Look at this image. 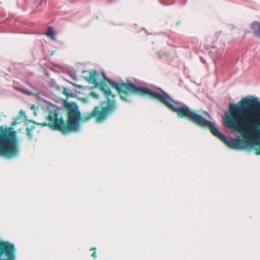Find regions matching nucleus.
I'll list each match as a JSON object with an SVG mask.
<instances>
[{
    "label": "nucleus",
    "instance_id": "obj_18",
    "mask_svg": "<svg viewBox=\"0 0 260 260\" xmlns=\"http://www.w3.org/2000/svg\"><path fill=\"white\" fill-rule=\"evenodd\" d=\"M95 248H91V250H95Z\"/></svg>",
    "mask_w": 260,
    "mask_h": 260
},
{
    "label": "nucleus",
    "instance_id": "obj_3",
    "mask_svg": "<svg viewBox=\"0 0 260 260\" xmlns=\"http://www.w3.org/2000/svg\"><path fill=\"white\" fill-rule=\"evenodd\" d=\"M45 104L48 112L50 120L53 123H49L50 127L54 129H59L63 133H69L72 131L77 132L80 129L79 122L82 120L80 113L77 105L75 103L69 102L66 104L69 109V127L66 126L62 117L58 114L59 109L55 105L46 102Z\"/></svg>",
    "mask_w": 260,
    "mask_h": 260
},
{
    "label": "nucleus",
    "instance_id": "obj_17",
    "mask_svg": "<svg viewBox=\"0 0 260 260\" xmlns=\"http://www.w3.org/2000/svg\"><path fill=\"white\" fill-rule=\"evenodd\" d=\"M92 256L94 258H95L96 257V253H95V252H94V253L92 254Z\"/></svg>",
    "mask_w": 260,
    "mask_h": 260
},
{
    "label": "nucleus",
    "instance_id": "obj_15",
    "mask_svg": "<svg viewBox=\"0 0 260 260\" xmlns=\"http://www.w3.org/2000/svg\"><path fill=\"white\" fill-rule=\"evenodd\" d=\"M256 154L257 155H259L260 154V147L258 148V149H256Z\"/></svg>",
    "mask_w": 260,
    "mask_h": 260
},
{
    "label": "nucleus",
    "instance_id": "obj_1",
    "mask_svg": "<svg viewBox=\"0 0 260 260\" xmlns=\"http://www.w3.org/2000/svg\"><path fill=\"white\" fill-rule=\"evenodd\" d=\"M141 95H149L156 99L166 105L173 111L176 112L179 117H185L193 121L196 123L205 127H209L213 135L227 144L232 149H242L244 148V142L241 139L234 138L228 139L218 130L215 124L209 121L210 115L206 112L199 111V113L192 112L185 105L174 101L166 92L160 88H150L140 85L137 82H132V94Z\"/></svg>",
    "mask_w": 260,
    "mask_h": 260
},
{
    "label": "nucleus",
    "instance_id": "obj_6",
    "mask_svg": "<svg viewBox=\"0 0 260 260\" xmlns=\"http://www.w3.org/2000/svg\"><path fill=\"white\" fill-rule=\"evenodd\" d=\"M13 245L0 240V260H15Z\"/></svg>",
    "mask_w": 260,
    "mask_h": 260
},
{
    "label": "nucleus",
    "instance_id": "obj_11",
    "mask_svg": "<svg viewBox=\"0 0 260 260\" xmlns=\"http://www.w3.org/2000/svg\"><path fill=\"white\" fill-rule=\"evenodd\" d=\"M63 93L68 96H72L73 95L72 91L68 88H64L63 89Z\"/></svg>",
    "mask_w": 260,
    "mask_h": 260
},
{
    "label": "nucleus",
    "instance_id": "obj_8",
    "mask_svg": "<svg viewBox=\"0 0 260 260\" xmlns=\"http://www.w3.org/2000/svg\"><path fill=\"white\" fill-rule=\"evenodd\" d=\"M251 27L255 35L260 38V23L258 21H254L251 24Z\"/></svg>",
    "mask_w": 260,
    "mask_h": 260
},
{
    "label": "nucleus",
    "instance_id": "obj_16",
    "mask_svg": "<svg viewBox=\"0 0 260 260\" xmlns=\"http://www.w3.org/2000/svg\"><path fill=\"white\" fill-rule=\"evenodd\" d=\"M20 113H21V116H24L25 117V112H23V111H20Z\"/></svg>",
    "mask_w": 260,
    "mask_h": 260
},
{
    "label": "nucleus",
    "instance_id": "obj_4",
    "mask_svg": "<svg viewBox=\"0 0 260 260\" xmlns=\"http://www.w3.org/2000/svg\"><path fill=\"white\" fill-rule=\"evenodd\" d=\"M19 152L17 133L12 127H0V155L8 158L16 156Z\"/></svg>",
    "mask_w": 260,
    "mask_h": 260
},
{
    "label": "nucleus",
    "instance_id": "obj_10",
    "mask_svg": "<svg viewBox=\"0 0 260 260\" xmlns=\"http://www.w3.org/2000/svg\"><path fill=\"white\" fill-rule=\"evenodd\" d=\"M16 89L27 95H31L33 94L32 92L28 91L23 87H16Z\"/></svg>",
    "mask_w": 260,
    "mask_h": 260
},
{
    "label": "nucleus",
    "instance_id": "obj_14",
    "mask_svg": "<svg viewBox=\"0 0 260 260\" xmlns=\"http://www.w3.org/2000/svg\"><path fill=\"white\" fill-rule=\"evenodd\" d=\"M28 136H29L30 139H32V133H31V132H30V130L28 131Z\"/></svg>",
    "mask_w": 260,
    "mask_h": 260
},
{
    "label": "nucleus",
    "instance_id": "obj_7",
    "mask_svg": "<svg viewBox=\"0 0 260 260\" xmlns=\"http://www.w3.org/2000/svg\"><path fill=\"white\" fill-rule=\"evenodd\" d=\"M83 73H86L87 74V75L85 77V78L87 81H88L89 83L96 84L98 77V74L96 72L92 71L90 72H84Z\"/></svg>",
    "mask_w": 260,
    "mask_h": 260
},
{
    "label": "nucleus",
    "instance_id": "obj_12",
    "mask_svg": "<svg viewBox=\"0 0 260 260\" xmlns=\"http://www.w3.org/2000/svg\"><path fill=\"white\" fill-rule=\"evenodd\" d=\"M91 95L92 96H93L94 98H98V95L94 91H92V92H91Z\"/></svg>",
    "mask_w": 260,
    "mask_h": 260
},
{
    "label": "nucleus",
    "instance_id": "obj_9",
    "mask_svg": "<svg viewBox=\"0 0 260 260\" xmlns=\"http://www.w3.org/2000/svg\"><path fill=\"white\" fill-rule=\"evenodd\" d=\"M45 35L47 37H50L52 40H56V34L52 27L50 26L47 28V31L45 32Z\"/></svg>",
    "mask_w": 260,
    "mask_h": 260
},
{
    "label": "nucleus",
    "instance_id": "obj_2",
    "mask_svg": "<svg viewBox=\"0 0 260 260\" xmlns=\"http://www.w3.org/2000/svg\"><path fill=\"white\" fill-rule=\"evenodd\" d=\"M223 124L260 144V101L245 97L237 105L231 104L229 111L225 113Z\"/></svg>",
    "mask_w": 260,
    "mask_h": 260
},
{
    "label": "nucleus",
    "instance_id": "obj_5",
    "mask_svg": "<svg viewBox=\"0 0 260 260\" xmlns=\"http://www.w3.org/2000/svg\"><path fill=\"white\" fill-rule=\"evenodd\" d=\"M99 88L106 96L107 101L102 103L101 111H99V108L96 107L92 115L88 116L83 120L84 121L89 120L93 116H95L98 123L102 122L114 108V95L112 93L109 87L105 84H102Z\"/></svg>",
    "mask_w": 260,
    "mask_h": 260
},
{
    "label": "nucleus",
    "instance_id": "obj_13",
    "mask_svg": "<svg viewBox=\"0 0 260 260\" xmlns=\"http://www.w3.org/2000/svg\"><path fill=\"white\" fill-rule=\"evenodd\" d=\"M19 118H18L17 119H16L15 121L12 124V126H15L17 123H19V121H18L19 120Z\"/></svg>",
    "mask_w": 260,
    "mask_h": 260
}]
</instances>
